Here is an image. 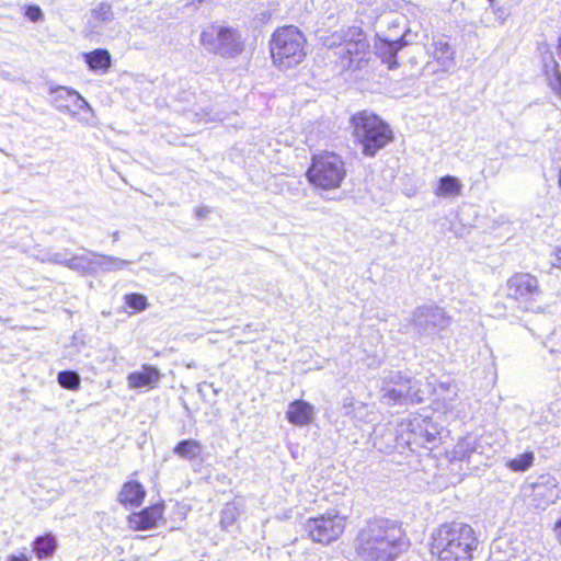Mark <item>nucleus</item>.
<instances>
[{
	"label": "nucleus",
	"instance_id": "nucleus-1",
	"mask_svg": "<svg viewBox=\"0 0 561 561\" xmlns=\"http://www.w3.org/2000/svg\"><path fill=\"white\" fill-rule=\"evenodd\" d=\"M407 547L401 526L380 518L368 522L359 530L355 550L362 561H393Z\"/></svg>",
	"mask_w": 561,
	"mask_h": 561
},
{
	"label": "nucleus",
	"instance_id": "nucleus-2",
	"mask_svg": "<svg viewBox=\"0 0 561 561\" xmlns=\"http://www.w3.org/2000/svg\"><path fill=\"white\" fill-rule=\"evenodd\" d=\"M478 545L474 529L465 523H446L432 533L431 551L438 561H471Z\"/></svg>",
	"mask_w": 561,
	"mask_h": 561
},
{
	"label": "nucleus",
	"instance_id": "nucleus-3",
	"mask_svg": "<svg viewBox=\"0 0 561 561\" xmlns=\"http://www.w3.org/2000/svg\"><path fill=\"white\" fill-rule=\"evenodd\" d=\"M353 135L362 145L366 157H375L378 151L393 141V131L388 123L369 111H360L351 117Z\"/></svg>",
	"mask_w": 561,
	"mask_h": 561
},
{
	"label": "nucleus",
	"instance_id": "nucleus-4",
	"mask_svg": "<svg viewBox=\"0 0 561 561\" xmlns=\"http://www.w3.org/2000/svg\"><path fill=\"white\" fill-rule=\"evenodd\" d=\"M306 38L293 25L276 30L270 43L273 62L279 69H289L299 65L305 56Z\"/></svg>",
	"mask_w": 561,
	"mask_h": 561
},
{
	"label": "nucleus",
	"instance_id": "nucleus-5",
	"mask_svg": "<svg viewBox=\"0 0 561 561\" xmlns=\"http://www.w3.org/2000/svg\"><path fill=\"white\" fill-rule=\"evenodd\" d=\"M380 398L389 405H408L423 402L419 382L399 370H390L381 380Z\"/></svg>",
	"mask_w": 561,
	"mask_h": 561
},
{
	"label": "nucleus",
	"instance_id": "nucleus-6",
	"mask_svg": "<svg viewBox=\"0 0 561 561\" xmlns=\"http://www.w3.org/2000/svg\"><path fill=\"white\" fill-rule=\"evenodd\" d=\"M310 183L323 190L340 187L346 175L343 160L333 152L314 156L307 172Z\"/></svg>",
	"mask_w": 561,
	"mask_h": 561
},
{
	"label": "nucleus",
	"instance_id": "nucleus-7",
	"mask_svg": "<svg viewBox=\"0 0 561 561\" xmlns=\"http://www.w3.org/2000/svg\"><path fill=\"white\" fill-rule=\"evenodd\" d=\"M202 45L210 53L222 57H234L243 50L240 34L225 26H210L201 34Z\"/></svg>",
	"mask_w": 561,
	"mask_h": 561
},
{
	"label": "nucleus",
	"instance_id": "nucleus-8",
	"mask_svg": "<svg viewBox=\"0 0 561 561\" xmlns=\"http://www.w3.org/2000/svg\"><path fill=\"white\" fill-rule=\"evenodd\" d=\"M330 46L334 49L333 54L337 57L343 70L350 69L356 60H362L368 49V44L359 28H351L344 36L332 35Z\"/></svg>",
	"mask_w": 561,
	"mask_h": 561
},
{
	"label": "nucleus",
	"instance_id": "nucleus-9",
	"mask_svg": "<svg viewBox=\"0 0 561 561\" xmlns=\"http://www.w3.org/2000/svg\"><path fill=\"white\" fill-rule=\"evenodd\" d=\"M304 528L313 541L330 545L344 533L345 517L335 512H328L307 519Z\"/></svg>",
	"mask_w": 561,
	"mask_h": 561
},
{
	"label": "nucleus",
	"instance_id": "nucleus-10",
	"mask_svg": "<svg viewBox=\"0 0 561 561\" xmlns=\"http://www.w3.org/2000/svg\"><path fill=\"white\" fill-rule=\"evenodd\" d=\"M451 318L446 311L433 304L419 306L412 313V323L422 335H432L449 327Z\"/></svg>",
	"mask_w": 561,
	"mask_h": 561
},
{
	"label": "nucleus",
	"instance_id": "nucleus-11",
	"mask_svg": "<svg viewBox=\"0 0 561 561\" xmlns=\"http://www.w3.org/2000/svg\"><path fill=\"white\" fill-rule=\"evenodd\" d=\"M407 438L402 437L410 446H420L432 450L439 442L437 426L426 419L415 417L407 425Z\"/></svg>",
	"mask_w": 561,
	"mask_h": 561
},
{
	"label": "nucleus",
	"instance_id": "nucleus-12",
	"mask_svg": "<svg viewBox=\"0 0 561 561\" xmlns=\"http://www.w3.org/2000/svg\"><path fill=\"white\" fill-rule=\"evenodd\" d=\"M540 294L538 280L528 273H518L507 280V297L527 305Z\"/></svg>",
	"mask_w": 561,
	"mask_h": 561
},
{
	"label": "nucleus",
	"instance_id": "nucleus-13",
	"mask_svg": "<svg viewBox=\"0 0 561 561\" xmlns=\"http://www.w3.org/2000/svg\"><path fill=\"white\" fill-rule=\"evenodd\" d=\"M531 500L536 507L546 508L553 504L560 496L561 486L557 479L550 474L538 477L536 482L530 484Z\"/></svg>",
	"mask_w": 561,
	"mask_h": 561
},
{
	"label": "nucleus",
	"instance_id": "nucleus-14",
	"mask_svg": "<svg viewBox=\"0 0 561 561\" xmlns=\"http://www.w3.org/2000/svg\"><path fill=\"white\" fill-rule=\"evenodd\" d=\"M162 515L163 505L156 504L141 512L131 514L128 518V523L134 530H147L156 527L158 520L162 518Z\"/></svg>",
	"mask_w": 561,
	"mask_h": 561
},
{
	"label": "nucleus",
	"instance_id": "nucleus-15",
	"mask_svg": "<svg viewBox=\"0 0 561 561\" xmlns=\"http://www.w3.org/2000/svg\"><path fill=\"white\" fill-rule=\"evenodd\" d=\"M162 374L157 367L151 365H142L141 370L133 371L127 376V383L131 389H153L159 383Z\"/></svg>",
	"mask_w": 561,
	"mask_h": 561
},
{
	"label": "nucleus",
	"instance_id": "nucleus-16",
	"mask_svg": "<svg viewBox=\"0 0 561 561\" xmlns=\"http://www.w3.org/2000/svg\"><path fill=\"white\" fill-rule=\"evenodd\" d=\"M314 416V407L304 400H295L289 403L286 411L287 420L297 426L309 424Z\"/></svg>",
	"mask_w": 561,
	"mask_h": 561
},
{
	"label": "nucleus",
	"instance_id": "nucleus-17",
	"mask_svg": "<svg viewBox=\"0 0 561 561\" xmlns=\"http://www.w3.org/2000/svg\"><path fill=\"white\" fill-rule=\"evenodd\" d=\"M482 438L478 439L473 435H468L456 444L453 457L460 461L471 462L477 455H482Z\"/></svg>",
	"mask_w": 561,
	"mask_h": 561
},
{
	"label": "nucleus",
	"instance_id": "nucleus-18",
	"mask_svg": "<svg viewBox=\"0 0 561 561\" xmlns=\"http://www.w3.org/2000/svg\"><path fill=\"white\" fill-rule=\"evenodd\" d=\"M433 47V58L443 71H449L455 68V50L446 41H435Z\"/></svg>",
	"mask_w": 561,
	"mask_h": 561
},
{
	"label": "nucleus",
	"instance_id": "nucleus-19",
	"mask_svg": "<svg viewBox=\"0 0 561 561\" xmlns=\"http://www.w3.org/2000/svg\"><path fill=\"white\" fill-rule=\"evenodd\" d=\"M93 255V275L96 273H108L121 271L130 264L129 261L116 256L91 253Z\"/></svg>",
	"mask_w": 561,
	"mask_h": 561
},
{
	"label": "nucleus",
	"instance_id": "nucleus-20",
	"mask_svg": "<svg viewBox=\"0 0 561 561\" xmlns=\"http://www.w3.org/2000/svg\"><path fill=\"white\" fill-rule=\"evenodd\" d=\"M404 45L405 43L402 38L396 41H381L376 47L377 54L389 69H394L398 66L397 54Z\"/></svg>",
	"mask_w": 561,
	"mask_h": 561
},
{
	"label": "nucleus",
	"instance_id": "nucleus-21",
	"mask_svg": "<svg viewBox=\"0 0 561 561\" xmlns=\"http://www.w3.org/2000/svg\"><path fill=\"white\" fill-rule=\"evenodd\" d=\"M146 495L144 486L136 481L126 482L119 492V502L124 505L139 506Z\"/></svg>",
	"mask_w": 561,
	"mask_h": 561
},
{
	"label": "nucleus",
	"instance_id": "nucleus-22",
	"mask_svg": "<svg viewBox=\"0 0 561 561\" xmlns=\"http://www.w3.org/2000/svg\"><path fill=\"white\" fill-rule=\"evenodd\" d=\"M462 184L453 175H445L438 180L434 194L440 198L457 197L461 195Z\"/></svg>",
	"mask_w": 561,
	"mask_h": 561
},
{
	"label": "nucleus",
	"instance_id": "nucleus-23",
	"mask_svg": "<svg viewBox=\"0 0 561 561\" xmlns=\"http://www.w3.org/2000/svg\"><path fill=\"white\" fill-rule=\"evenodd\" d=\"M203 451V445L196 439H183L179 442L174 448L173 453L180 458L194 461L196 460Z\"/></svg>",
	"mask_w": 561,
	"mask_h": 561
},
{
	"label": "nucleus",
	"instance_id": "nucleus-24",
	"mask_svg": "<svg viewBox=\"0 0 561 561\" xmlns=\"http://www.w3.org/2000/svg\"><path fill=\"white\" fill-rule=\"evenodd\" d=\"M84 60L92 71H106L111 66V55L106 49H95L84 54Z\"/></svg>",
	"mask_w": 561,
	"mask_h": 561
},
{
	"label": "nucleus",
	"instance_id": "nucleus-25",
	"mask_svg": "<svg viewBox=\"0 0 561 561\" xmlns=\"http://www.w3.org/2000/svg\"><path fill=\"white\" fill-rule=\"evenodd\" d=\"M242 512L243 503L240 500H234L225 504L220 512L219 525L221 529L227 530L230 526H232Z\"/></svg>",
	"mask_w": 561,
	"mask_h": 561
},
{
	"label": "nucleus",
	"instance_id": "nucleus-26",
	"mask_svg": "<svg viewBox=\"0 0 561 561\" xmlns=\"http://www.w3.org/2000/svg\"><path fill=\"white\" fill-rule=\"evenodd\" d=\"M92 252L82 255H70L68 268L81 275H93V255Z\"/></svg>",
	"mask_w": 561,
	"mask_h": 561
},
{
	"label": "nucleus",
	"instance_id": "nucleus-27",
	"mask_svg": "<svg viewBox=\"0 0 561 561\" xmlns=\"http://www.w3.org/2000/svg\"><path fill=\"white\" fill-rule=\"evenodd\" d=\"M50 94L53 95V102L58 110L69 108L73 96L76 95V90L67 88V87H56L50 89Z\"/></svg>",
	"mask_w": 561,
	"mask_h": 561
},
{
	"label": "nucleus",
	"instance_id": "nucleus-28",
	"mask_svg": "<svg viewBox=\"0 0 561 561\" xmlns=\"http://www.w3.org/2000/svg\"><path fill=\"white\" fill-rule=\"evenodd\" d=\"M56 547V539L51 535L41 536L34 541V551L39 559L50 557Z\"/></svg>",
	"mask_w": 561,
	"mask_h": 561
},
{
	"label": "nucleus",
	"instance_id": "nucleus-29",
	"mask_svg": "<svg viewBox=\"0 0 561 561\" xmlns=\"http://www.w3.org/2000/svg\"><path fill=\"white\" fill-rule=\"evenodd\" d=\"M58 383L69 390H76L80 387V377L73 370H64L58 374Z\"/></svg>",
	"mask_w": 561,
	"mask_h": 561
},
{
	"label": "nucleus",
	"instance_id": "nucleus-30",
	"mask_svg": "<svg viewBox=\"0 0 561 561\" xmlns=\"http://www.w3.org/2000/svg\"><path fill=\"white\" fill-rule=\"evenodd\" d=\"M71 253L68 250L60 252H47L39 256V261L43 263H51L68 267Z\"/></svg>",
	"mask_w": 561,
	"mask_h": 561
},
{
	"label": "nucleus",
	"instance_id": "nucleus-31",
	"mask_svg": "<svg viewBox=\"0 0 561 561\" xmlns=\"http://www.w3.org/2000/svg\"><path fill=\"white\" fill-rule=\"evenodd\" d=\"M534 461V454L533 453H525L516 458L508 461L507 466L511 470L522 472L526 471Z\"/></svg>",
	"mask_w": 561,
	"mask_h": 561
},
{
	"label": "nucleus",
	"instance_id": "nucleus-32",
	"mask_svg": "<svg viewBox=\"0 0 561 561\" xmlns=\"http://www.w3.org/2000/svg\"><path fill=\"white\" fill-rule=\"evenodd\" d=\"M91 14L94 19L99 20L102 23H108L114 18L112 7L107 2H100L99 4H96L91 10Z\"/></svg>",
	"mask_w": 561,
	"mask_h": 561
},
{
	"label": "nucleus",
	"instance_id": "nucleus-33",
	"mask_svg": "<svg viewBox=\"0 0 561 561\" xmlns=\"http://www.w3.org/2000/svg\"><path fill=\"white\" fill-rule=\"evenodd\" d=\"M126 305L137 311H142L147 308V298L140 294H129L125 297Z\"/></svg>",
	"mask_w": 561,
	"mask_h": 561
},
{
	"label": "nucleus",
	"instance_id": "nucleus-34",
	"mask_svg": "<svg viewBox=\"0 0 561 561\" xmlns=\"http://www.w3.org/2000/svg\"><path fill=\"white\" fill-rule=\"evenodd\" d=\"M551 71L552 75L549 77V83L551 88L561 95V72L559 71V65L551 57Z\"/></svg>",
	"mask_w": 561,
	"mask_h": 561
},
{
	"label": "nucleus",
	"instance_id": "nucleus-35",
	"mask_svg": "<svg viewBox=\"0 0 561 561\" xmlns=\"http://www.w3.org/2000/svg\"><path fill=\"white\" fill-rule=\"evenodd\" d=\"M440 387L443 389H446V391H447V396L443 398V401L445 403L446 409H453L454 408V401L456 400V397H457V387H456V385H453V383L444 385V383H442Z\"/></svg>",
	"mask_w": 561,
	"mask_h": 561
},
{
	"label": "nucleus",
	"instance_id": "nucleus-36",
	"mask_svg": "<svg viewBox=\"0 0 561 561\" xmlns=\"http://www.w3.org/2000/svg\"><path fill=\"white\" fill-rule=\"evenodd\" d=\"M25 15L32 22H37L43 18V12L38 5H28Z\"/></svg>",
	"mask_w": 561,
	"mask_h": 561
},
{
	"label": "nucleus",
	"instance_id": "nucleus-37",
	"mask_svg": "<svg viewBox=\"0 0 561 561\" xmlns=\"http://www.w3.org/2000/svg\"><path fill=\"white\" fill-rule=\"evenodd\" d=\"M71 104L78 107L79 110H90L89 103L77 91L76 95L73 96V100L71 101Z\"/></svg>",
	"mask_w": 561,
	"mask_h": 561
},
{
	"label": "nucleus",
	"instance_id": "nucleus-38",
	"mask_svg": "<svg viewBox=\"0 0 561 561\" xmlns=\"http://www.w3.org/2000/svg\"><path fill=\"white\" fill-rule=\"evenodd\" d=\"M551 262L553 266L561 268V245L556 250Z\"/></svg>",
	"mask_w": 561,
	"mask_h": 561
},
{
	"label": "nucleus",
	"instance_id": "nucleus-39",
	"mask_svg": "<svg viewBox=\"0 0 561 561\" xmlns=\"http://www.w3.org/2000/svg\"><path fill=\"white\" fill-rule=\"evenodd\" d=\"M210 213L209 208L207 207H199L195 210V216L198 219L205 218Z\"/></svg>",
	"mask_w": 561,
	"mask_h": 561
},
{
	"label": "nucleus",
	"instance_id": "nucleus-40",
	"mask_svg": "<svg viewBox=\"0 0 561 561\" xmlns=\"http://www.w3.org/2000/svg\"><path fill=\"white\" fill-rule=\"evenodd\" d=\"M7 561H28V559L25 556H11Z\"/></svg>",
	"mask_w": 561,
	"mask_h": 561
},
{
	"label": "nucleus",
	"instance_id": "nucleus-41",
	"mask_svg": "<svg viewBox=\"0 0 561 561\" xmlns=\"http://www.w3.org/2000/svg\"><path fill=\"white\" fill-rule=\"evenodd\" d=\"M502 540H497L493 543V547L501 548Z\"/></svg>",
	"mask_w": 561,
	"mask_h": 561
},
{
	"label": "nucleus",
	"instance_id": "nucleus-42",
	"mask_svg": "<svg viewBox=\"0 0 561 561\" xmlns=\"http://www.w3.org/2000/svg\"><path fill=\"white\" fill-rule=\"evenodd\" d=\"M559 55L561 57V37L559 38V46H558Z\"/></svg>",
	"mask_w": 561,
	"mask_h": 561
},
{
	"label": "nucleus",
	"instance_id": "nucleus-43",
	"mask_svg": "<svg viewBox=\"0 0 561 561\" xmlns=\"http://www.w3.org/2000/svg\"><path fill=\"white\" fill-rule=\"evenodd\" d=\"M545 67H546V71H547V73H549V68H550V66L546 62V64H545Z\"/></svg>",
	"mask_w": 561,
	"mask_h": 561
}]
</instances>
